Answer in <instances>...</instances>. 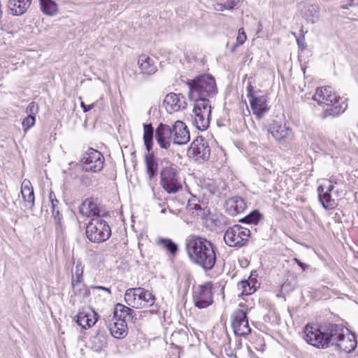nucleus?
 <instances>
[{
	"mask_svg": "<svg viewBox=\"0 0 358 358\" xmlns=\"http://www.w3.org/2000/svg\"><path fill=\"white\" fill-rule=\"evenodd\" d=\"M216 248L203 236L190 235L185 240V252L189 262L206 272L213 270L216 260Z\"/></svg>",
	"mask_w": 358,
	"mask_h": 358,
	"instance_id": "f257e3e1",
	"label": "nucleus"
},
{
	"mask_svg": "<svg viewBox=\"0 0 358 358\" xmlns=\"http://www.w3.org/2000/svg\"><path fill=\"white\" fill-rule=\"evenodd\" d=\"M348 331L342 324L324 323L317 328L307 324L304 331L306 341L317 348H327L335 345L343 337V332Z\"/></svg>",
	"mask_w": 358,
	"mask_h": 358,
	"instance_id": "f03ea898",
	"label": "nucleus"
},
{
	"mask_svg": "<svg viewBox=\"0 0 358 358\" xmlns=\"http://www.w3.org/2000/svg\"><path fill=\"white\" fill-rule=\"evenodd\" d=\"M188 86L189 100L198 102L199 100H209L217 93L215 78L210 74H200L186 82Z\"/></svg>",
	"mask_w": 358,
	"mask_h": 358,
	"instance_id": "7ed1b4c3",
	"label": "nucleus"
},
{
	"mask_svg": "<svg viewBox=\"0 0 358 358\" xmlns=\"http://www.w3.org/2000/svg\"><path fill=\"white\" fill-rule=\"evenodd\" d=\"M313 99L319 105L325 104L329 106L323 112L324 118L329 116L336 117L344 113L348 108L345 101L333 93L331 87L329 86L317 88Z\"/></svg>",
	"mask_w": 358,
	"mask_h": 358,
	"instance_id": "20e7f679",
	"label": "nucleus"
},
{
	"mask_svg": "<svg viewBox=\"0 0 358 358\" xmlns=\"http://www.w3.org/2000/svg\"><path fill=\"white\" fill-rule=\"evenodd\" d=\"M87 238L92 243H102L111 236V229L108 222L99 217L92 218L86 227Z\"/></svg>",
	"mask_w": 358,
	"mask_h": 358,
	"instance_id": "39448f33",
	"label": "nucleus"
},
{
	"mask_svg": "<svg viewBox=\"0 0 358 358\" xmlns=\"http://www.w3.org/2000/svg\"><path fill=\"white\" fill-rule=\"evenodd\" d=\"M124 301L128 306L138 309L152 306L155 296L143 287L129 288L125 292Z\"/></svg>",
	"mask_w": 358,
	"mask_h": 358,
	"instance_id": "423d86ee",
	"label": "nucleus"
},
{
	"mask_svg": "<svg viewBox=\"0 0 358 358\" xmlns=\"http://www.w3.org/2000/svg\"><path fill=\"white\" fill-rule=\"evenodd\" d=\"M193 124L201 131L206 130L210 125L211 106L209 100H199L195 102L192 111Z\"/></svg>",
	"mask_w": 358,
	"mask_h": 358,
	"instance_id": "0eeeda50",
	"label": "nucleus"
},
{
	"mask_svg": "<svg viewBox=\"0 0 358 358\" xmlns=\"http://www.w3.org/2000/svg\"><path fill=\"white\" fill-rule=\"evenodd\" d=\"M250 230L239 224L227 229L224 235L225 243L229 247L241 248L246 245L250 236Z\"/></svg>",
	"mask_w": 358,
	"mask_h": 358,
	"instance_id": "6e6552de",
	"label": "nucleus"
},
{
	"mask_svg": "<svg viewBox=\"0 0 358 358\" xmlns=\"http://www.w3.org/2000/svg\"><path fill=\"white\" fill-rule=\"evenodd\" d=\"M160 185L168 194H176L182 188L176 169L166 166L160 172Z\"/></svg>",
	"mask_w": 358,
	"mask_h": 358,
	"instance_id": "1a4fd4ad",
	"label": "nucleus"
},
{
	"mask_svg": "<svg viewBox=\"0 0 358 358\" xmlns=\"http://www.w3.org/2000/svg\"><path fill=\"white\" fill-rule=\"evenodd\" d=\"M213 284L210 282L199 285L193 292V302L196 307L202 309L213 302Z\"/></svg>",
	"mask_w": 358,
	"mask_h": 358,
	"instance_id": "9d476101",
	"label": "nucleus"
},
{
	"mask_svg": "<svg viewBox=\"0 0 358 358\" xmlns=\"http://www.w3.org/2000/svg\"><path fill=\"white\" fill-rule=\"evenodd\" d=\"M82 162L85 171L96 173L103 168L104 157L101 152L90 148L84 154Z\"/></svg>",
	"mask_w": 358,
	"mask_h": 358,
	"instance_id": "9b49d317",
	"label": "nucleus"
},
{
	"mask_svg": "<svg viewBox=\"0 0 358 358\" xmlns=\"http://www.w3.org/2000/svg\"><path fill=\"white\" fill-rule=\"evenodd\" d=\"M187 154L195 161H208L210 155L208 141L203 136H197L188 148Z\"/></svg>",
	"mask_w": 358,
	"mask_h": 358,
	"instance_id": "f8f14e48",
	"label": "nucleus"
},
{
	"mask_svg": "<svg viewBox=\"0 0 358 358\" xmlns=\"http://www.w3.org/2000/svg\"><path fill=\"white\" fill-rule=\"evenodd\" d=\"M80 212L84 215L92 218H103L108 215V212L103 208L97 198H87L82 203Z\"/></svg>",
	"mask_w": 358,
	"mask_h": 358,
	"instance_id": "ddd939ff",
	"label": "nucleus"
},
{
	"mask_svg": "<svg viewBox=\"0 0 358 358\" xmlns=\"http://www.w3.org/2000/svg\"><path fill=\"white\" fill-rule=\"evenodd\" d=\"M231 327L236 335L245 336L251 332L247 313L242 309H236L231 315Z\"/></svg>",
	"mask_w": 358,
	"mask_h": 358,
	"instance_id": "4468645a",
	"label": "nucleus"
},
{
	"mask_svg": "<svg viewBox=\"0 0 358 358\" xmlns=\"http://www.w3.org/2000/svg\"><path fill=\"white\" fill-rule=\"evenodd\" d=\"M155 139L162 149L168 150L173 142L172 126L160 123L155 130Z\"/></svg>",
	"mask_w": 358,
	"mask_h": 358,
	"instance_id": "2eb2a0df",
	"label": "nucleus"
},
{
	"mask_svg": "<svg viewBox=\"0 0 358 358\" xmlns=\"http://www.w3.org/2000/svg\"><path fill=\"white\" fill-rule=\"evenodd\" d=\"M173 143L185 145L190 140L189 131L186 124L182 121H176L172 126Z\"/></svg>",
	"mask_w": 358,
	"mask_h": 358,
	"instance_id": "dca6fc26",
	"label": "nucleus"
},
{
	"mask_svg": "<svg viewBox=\"0 0 358 358\" xmlns=\"http://www.w3.org/2000/svg\"><path fill=\"white\" fill-rule=\"evenodd\" d=\"M164 105L169 113L178 111L186 107L185 97L181 94L175 93H169L166 96Z\"/></svg>",
	"mask_w": 358,
	"mask_h": 358,
	"instance_id": "f3484780",
	"label": "nucleus"
},
{
	"mask_svg": "<svg viewBox=\"0 0 358 358\" xmlns=\"http://www.w3.org/2000/svg\"><path fill=\"white\" fill-rule=\"evenodd\" d=\"M246 208V202L239 196H234L225 201V211L231 216L243 213Z\"/></svg>",
	"mask_w": 358,
	"mask_h": 358,
	"instance_id": "a211bd4d",
	"label": "nucleus"
},
{
	"mask_svg": "<svg viewBox=\"0 0 358 358\" xmlns=\"http://www.w3.org/2000/svg\"><path fill=\"white\" fill-rule=\"evenodd\" d=\"M99 315L92 310H83L76 315V323L83 329H88L98 321Z\"/></svg>",
	"mask_w": 358,
	"mask_h": 358,
	"instance_id": "6ab92c4d",
	"label": "nucleus"
},
{
	"mask_svg": "<svg viewBox=\"0 0 358 358\" xmlns=\"http://www.w3.org/2000/svg\"><path fill=\"white\" fill-rule=\"evenodd\" d=\"M266 96H255L250 99L251 109L257 118L261 119L264 114L269 110L270 107L268 106Z\"/></svg>",
	"mask_w": 358,
	"mask_h": 358,
	"instance_id": "aec40b11",
	"label": "nucleus"
},
{
	"mask_svg": "<svg viewBox=\"0 0 358 358\" xmlns=\"http://www.w3.org/2000/svg\"><path fill=\"white\" fill-rule=\"evenodd\" d=\"M136 313L133 309L122 303H117L113 309V320L124 321L126 324L129 322H134V317Z\"/></svg>",
	"mask_w": 358,
	"mask_h": 358,
	"instance_id": "412c9836",
	"label": "nucleus"
},
{
	"mask_svg": "<svg viewBox=\"0 0 358 358\" xmlns=\"http://www.w3.org/2000/svg\"><path fill=\"white\" fill-rule=\"evenodd\" d=\"M268 133H270L280 143L285 142L286 139L289 138L292 135L291 129L277 122H273L270 126Z\"/></svg>",
	"mask_w": 358,
	"mask_h": 358,
	"instance_id": "4be33fe9",
	"label": "nucleus"
},
{
	"mask_svg": "<svg viewBox=\"0 0 358 358\" xmlns=\"http://www.w3.org/2000/svg\"><path fill=\"white\" fill-rule=\"evenodd\" d=\"M21 194L24 208L32 210L34 206V194L31 182L24 180L21 186Z\"/></svg>",
	"mask_w": 358,
	"mask_h": 358,
	"instance_id": "5701e85b",
	"label": "nucleus"
},
{
	"mask_svg": "<svg viewBox=\"0 0 358 358\" xmlns=\"http://www.w3.org/2000/svg\"><path fill=\"white\" fill-rule=\"evenodd\" d=\"M31 0H8V8L13 15L20 16L30 7Z\"/></svg>",
	"mask_w": 358,
	"mask_h": 358,
	"instance_id": "b1692460",
	"label": "nucleus"
},
{
	"mask_svg": "<svg viewBox=\"0 0 358 358\" xmlns=\"http://www.w3.org/2000/svg\"><path fill=\"white\" fill-rule=\"evenodd\" d=\"M337 348L340 350L350 353L355 350L357 347V341L355 335L353 334H348L345 335V331L343 332V337H341L340 340L336 344Z\"/></svg>",
	"mask_w": 358,
	"mask_h": 358,
	"instance_id": "393cba45",
	"label": "nucleus"
},
{
	"mask_svg": "<svg viewBox=\"0 0 358 358\" xmlns=\"http://www.w3.org/2000/svg\"><path fill=\"white\" fill-rule=\"evenodd\" d=\"M138 65L141 71L144 75H152L157 71V66L153 60L145 55H142L138 57Z\"/></svg>",
	"mask_w": 358,
	"mask_h": 358,
	"instance_id": "a878e982",
	"label": "nucleus"
},
{
	"mask_svg": "<svg viewBox=\"0 0 358 358\" xmlns=\"http://www.w3.org/2000/svg\"><path fill=\"white\" fill-rule=\"evenodd\" d=\"M318 200L325 209H333L336 206V203L331 197V193L324 191V185H321L317 187Z\"/></svg>",
	"mask_w": 358,
	"mask_h": 358,
	"instance_id": "bb28decb",
	"label": "nucleus"
},
{
	"mask_svg": "<svg viewBox=\"0 0 358 358\" xmlns=\"http://www.w3.org/2000/svg\"><path fill=\"white\" fill-rule=\"evenodd\" d=\"M108 329L114 338L120 339L127 336L128 327L124 320H114L113 323L109 324Z\"/></svg>",
	"mask_w": 358,
	"mask_h": 358,
	"instance_id": "cd10ccee",
	"label": "nucleus"
},
{
	"mask_svg": "<svg viewBox=\"0 0 358 358\" xmlns=\"http://www.w3.org/2000/svg\"><path fill=\"white\" fill-rule=\"evenodd\" d=\"M303 17L308 22L315 23L320 18V7L317 5H308L302 10Z\"/></svg>",
	"mask_w": 358,
	"mask_h": 358,
	"instance_id": "c85d7f7f",
	"label": "nucleus"
},
{
	"mask_svg": "<svg viewBox=\"0 0 358 358\" xmlns=\"http://www.w3.org/2000/svg\"><path fill=\"white\" fill-rule=\"evenodd\" d=\"M145 162L147 173L149 179L151 180L157 176L158 172V164L152 152H148V154L145 155Z\"/></svg>",
	"mask_w": 358,
	"mask_h": 358,
	"instance_id": "c756f323",
	"label": "nucleus"
},
{
	"mask_svg": "<svg viewBox=\"0 0 358 358\" xmlns=\"http://www.w3.org/2000/svg\"><path fill=\"white\" fill-rule=\"evenodd\" d=\"M143 142L148 152H150L153 146L154 128L152 124H143Z\"/></svg>",
	"mask_w": 358,
	"mask_h": 358,
	"instance_id": "7c9ffc66",
	"label": "nucleus"
},
{
	"mask_svg": "<svg viewBox=\"0 0 358 358\" xmlns=\"http://www.w3.org/2000/svg\"><path fill=\"white\" fill-rule=\"evenodd\" d=\"M41 11L46 15L53 16L58 12V6L54 0H40Z\"/></svg>",
	"mask_w": 358,
	"mask_h": 358,
	"instance_id": "2f4dec72",
	"label": "nucleus"
},
{
	"mask_svg": "<svg viewBox=\"0 0 358 358\" xmlns=\"http://www.w3.org/2000/svg\"><path fill=\"white\" fill-rule=\"evenodd\" d=\"M83 275V268L82 264L80 262H77L75 266V272L71 275V287H74L76 285L82 284Z\"/></svg>",
	"mask_w": 358,
	"mask_h": 358,
	"instance_id": "473e14b6",
	"label": "nucleus"
},
{
	"mask_svg": "<svg viewBox=\"0 0 358 358\" xmlns=\"http://www.w3.org/2000/svg\"><path fill=\"white\" fill-rule=\"evenodd\" d=\"M90 288H87L85 284L76 285L74 287H72L73 294L71 295V297L74 295L84 301L90 296Z\"/></svg>",
	"mask_w": 358,
	"mask_h": 358,
	"instance_id": "72a5a7b5",
	"label": "nucleus"
},
{
	"mask_svg": "<svg viewBox=\"0 0 358 358\" xmlns=\"http://www.w3.org/2000/svg\"><path fill=\"white\" fill-rule=\"evenodd\" d=\"M261 213L257 210H255L248 215H247L246 216H245L244 217H243L242 219H240L239 221L241 222H245L246 224H252L256 225L261 220Z\"/></svg>",
	"mask_w": 358,
	"mask_h": 358,
	"instance_id": "f704fd0d",
	"label": "nucleus"
},
{
	"mask_svg": "<svg viewBox=\"0 0 358 358\" xmlns=\"http://www.w3.org/2000/svg\"><path fill=\"white\" fill-rule=\"evenodd\" d=\"M158 243L163 245L173 255H176L178 250V245L171 239L161 238Z\"/></svg>",
	"mask_w": 358,
	"mask_h": 358,
	"instance_id": "c9c22d12",
	"label": "nucleus"
},
{
	"mask_svg": "<svg viewBox=\"0 0 358 358\" xmlns=\"http://www.w3.org/2000/svg\"><path fill=\"white\" fill-rule=\"evenodd\" d=\"M203 185L210 194L217 195L219 196H222V192L220 191L218 187V181L208 179L204 182Z\"/></svg>",
	"mask_w": 358,
	"mask_h": 358,
	"instance_id": "e433bc0d",
	"label": "nucleus"
},
{
	"mask_svg": "<svg viewBox=\"0 0 358 358\" xmlns=\"http://www.w3.org/2000/svg\"><path fill=\"white\" fill-rule=\"evenodd\" d=\"M36 117L32 115H28L22 121V128L24 132L29 130L35 124Z\"/></svg>",
	"mask_w": 358,
	"mask_h": 358,
	"instance_id": "4c0bfd02",
	"label": "nucleus"
},
{
	"mask_svg": "<svg viewBox=\"0 0 358 358\" xmlns=\"http://www.w3.org/2000/svg\"><path fill=\"white\" fill-rule=\"evenodd\" d=\"M296 286V280L294 278H292L291 280L288 278L282 284L281 289L285 292H289L292 291Z\"/></svg>",
	"mask_w": 358,
	"mask_h": 358,
	"instance_id": "58836bf2",
	"label": "nucleus"
},
{
	"mask_svg": "<svg viewBox=\"0 0 358 358\" xmlns=\"http://www.w3.org/2000/svg\"><path fill=\"white\" fill-rule=\"evenodd\" d=\"M241 285L243 288V294L249 295L254 293L256 291V287L254 286H251L248 280L242 281Z\"/></svg>",
	"mask_w": 358,
	"mask_h": 358,
	"instance_id": "ea45409f",
	"label": "nucleus"
},
{
	"mask_svg": "<svg viewBox=\"0 0 358 358\" xmlns=\"http://www.w3.org/2000/svg\"><path fill=\"white\" fill-rule=\"evenodd\" d=\"M236 6L234 1H228L225 3H217L216 10L223 11L224 10H231Z\"/></svg>",
	"mask_w": 358,
	"mask_h": 358,
	"instance_id": "a19ab883",
	"label": "nucleus"
},
{
	"mask_svg": "<svg viewBox=\"0 0 358 358\" xmlns=\"http://www.w3.org/2000/svg\"><path fill=\"white\" fill-rule=\"evenodd\" d=\"M26 113L28 115H32L36 117V115L38 112V105L34 101H31L27 106L25 110Z\"/></svg>",
	"mask_w": 358,
	"mask_h": 358,
	"instance_id": "79ce46f5",
	"label": "nucleus"
},
{
	"mask_svg": "<svg viewBox=\"0 0 358 358\" xmlns=\"http://www.w3.org/2000/svg\"><path fill=\"white\" fill-rule=\"evenodd\" d=\"M49 200L50 202L51 203L52 210H56L59 209V201L57 199L56 196L52 191H50L49 194Z\"/></svg>",
	"mask_w": 358,
	"mask_h": 358,
	"instance_id": "37998d69",
	"label": "nucleus"
},
{
	"mask_svg": "<svg viewBox=\"0 0 358 358\" xmlns=\"http://www.w3.org/2000/svg\"><path fill=\"white\" fill-rule=\"evenodd\" d=\"M52 215L54 218V222L56 226H62V215L59 213V209L52 210Z\"/></svg>",
	"mask_w": 358,
	"mask_h": 358,
	"instance_id": "c03bdc74",
	"label": "nucleus"
},
{
	"mask_svg": "<svg viewBox=\"0 0 358 358\" xmlns=\"http://www.w3.org/2000/svg\"><path fill=\"white\" fill-rule=\"evenodd\" d=\"M218 187H219V189H220V191L222 192V194H223L224 196H226V191H227L228 189V186L224 182V181H222V180H218Z\"/></svg>",
	"mask_w": 358,
	"mask_h": 358,
	"instance_id": "a18cd8bd",
	"label": "nucleus"
},
{
	"mask_svg": "<svg viewBox=\"0 0 358 358\" xmlns=\"http://www.w3.org/2000/svg\"><path fill=\"white\" fill-rule=\"evenodd\" d=\"M90 288L92 289L103 290L105 292H106L108 296H110L111 295V290L108 287H103V286H94V285H93V286H90Z\"/></svg>",
	"mask_w": 358,
	"mask_h": 358,
	"instance_id": "49530a36",
	"label": "nucleus"
},
{
	"mask_svg": "<svg viewBox=\"0 0 358 358\" xmlns=\"http://www.w3.org/2000/svg\"><path fill=\"white\" fill-rule=\"evenodd\" d=\"M246 90H247V96L249 99H251L252 96H255V94H254L253 87L252 86L250 83L247 86Z\"/></svg>",
	"mask_w": 358,
	"mask_h": 358,
	"instance_id": "de8ad7c7",
	"label": "nucleus"
},
{
	"mask_svg": "<svg viewBox=\"0 0 358 358\" xmlns=\"http://www.w3.org/2000/svg\"><path fill=\"white\" fill-rule=\"evenodd\" d=\"M246 35H238L236 38V45H241L245 41Z\"/></svg>",
	"mask_w": 358,
	"mask_h": 358,
	"instance_id": "09e8293b",
	"label": "nucleus"
},
{
	"mask_svg": "<svg viewBox=\"0 0 358 358\" xmlns=\"http://www.w3.org/2000/svg\"><path fill=\"white\" fill-rule=\"evenodd\" d=\"M80 106L83 108V110L84 113L90 111L91 109H92L94 106V103L90 104V105H86L84 102H81Z\"/></svg>",
	"mask_w": 358,
	"mask_h": 358,
	"instance_id": "8fccbe9b",
	"label": "nucleus"
},
{
	"mask_svg": "<svg viewBox=\"0 0 358 358\" xmlns=\"http://www.w3.org/2000/svg\"><path fill=\"white\" fill-rule=\"evenodd\" d=\"M355 0H348V3L346 5L343 6V8L348 9L350 7H353L357 6V2H355Z\"/></svg>",
	"mask_w": 358,
	"mask_h": 358,
	"instance_id": "3c124183",
	"label": "nucleus"
},
{
	"mask_svg": "<svg viewBox=\"0 0 358 358\" xmlns=\"http://www.w3.org/2000/svg\"><path fill=\"white\" fill-rule=\"evenodd\" d=\"M263 171H264V173H262V175L264 177V180H266L268 179V176L271 175V171H269L266 169H264Z\"/></svg>",
	"mask_w": 358,
	"mask_h": 358,
	"instance_id": "603ef678",
	"label": "nucleus"
},
{
	"mask_svg": "<svg viewBox=\"0 0 358 358\" xmlns=\"http://www.w3.org/2000/svg\"><path fill=\"white\" fill-rule=\"evenodd\" d=\"M334 185H332L331 182H329L328 185L324 186V189H324V191L327 192L329 193H331V191L334 189Z\"/></svg>",
	"mask_w": 358,
	"mask_h": 358,
	"instance_id": "864d4df0",
	"label": "nucleus"
},
{
	"mask_svg": "<svg viewBox=\"0 0 358 358\" xmlns=\"http://www.w3.org/2000/svg\"><path fill=\"white\" fill-rule=\"evenodd\" d=\"M297 264L302 268L303 271H305L307 268V265L303 262H301L299 259H295Z\"/></svg>",
	"mask_w": 358,
	"mask_h": 358,
	"instance_id": "5fc2aeb1",
	"label": "nucleus"
},
{
	"mask_svg": "<svg viewBox=\"0 0 358 358\" xmlns=\"http://www.w3.org/2000/svg\"><path fill=\"white\" fill-rule=\"evenodd\" d=\"M238 35H245L243 28L238 29Z\"/></svg>",
	"mask_w": 358,
	"mask_h": 358,
	"instance_id": "6e6d98bb",
	"label": "nucleus"
},
{
	"mask_svg": "<svg viewBox=\"0 0 358 358\" xmlns=\"http://www.w3.org/2000/svg\"><path fill=\"white\" fill-rule=\"evenodd\" d=\"M238 45H236V43L235 45H234L231 48V52H235L236 51V47H238Z\"/></svg>",
	"mask_w": 358,
	"mask_h": 358,
	"instance_id": "4d7b16f0",
	"label": "nucleus"
},
{
	"mask_svg": "<svg viewBox=\"0 0 358 358\" xmlns=\"http://www.w3.org/2000/svg\"><path fill=\"white\" fill-rule=\"evenodd\" d=\"M194 208H195V210H202V208H201V206H200V205H199V204H195V206H194Z\"/></svg>",
	"mask_w": 358,
	"mask_h": 358,
	"instance_id": "13d9d810",
	"label": "nucleus"
},
{
	"mask_svg": "<svg viewBox=\"0 0 358 358\" xmlns=\"http://www.w3.org/2000/svg\"><path fill=\"white\" fill-rule=\"evenodd\" d=\"M297 43H298V45H299V47H301V46L303 47V43H301L299 39H297Z\"/></svg>",
	"mask_w": 358,
	"mask_h": 358,
	"instance_id": "bf43d9fd",
	"label": "nucleus"
},
{
	"mask_svg": "<svg viewBox=\"0 0 358 358\" xmlns=\"http://www.w3.org/2000/svg\"><path fill=\"white\" fill-rule=\"evenodd\" d=\"M166 212V208H163L162 210H161V213H165Z\"/></svg>",
	"mask_w": 358,
	"mask_h": 358,
	"instance_id": "052dcab7",
	"label": "nucleus"
},
{
	"mask_svg": "<svg viewBox=\"0 0 358 358\" xmlns=\"http://www.w3.org/2000/svg\"><path fill=\"white\" fill-rule=\"evenodd\" d=\"M101 348V345L99 346L98 348L96 349V351H99L100 350Z\"/></svg>",
	"mask_w": 358,
	"mask_h": 358,
	"instance_id": "680f3d73",
	"label": "nucleus"
},
{
	"mask_svg": "<svg viewBox=\"0 0 358 358\" xmlns=\"http://www.w3.org/2000/svg\"><path fill=\"white\" fill-rule=\"evenodd\" d=\"M58 227H59V226H57V229ZM59 228H60V230H62V226H61V227H59Z\"/></svg>",
	"mask_w": 358,
	"mask_h": 358,
	"instance_id": "e2e57ef3",
	"label": "nucleus"
},
{
	"mask_svg": "<svg viewBox=\"0 0 358 358\" xmlns=\"http://www.w3.org/2000/svg\"><path fill=\"white\" fill-rule=\"evenodd\" d=\"M357 6H358V0H357Z\"/></svg>",
	"mask_w": 358,
	"mask_h": 358,
	"instance_id": "0e129e2a",
	"label": "nucleus"
}]
</instances>
